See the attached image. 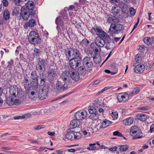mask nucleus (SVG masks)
<instances>
[{"label":"nucleus","instance_id":"obj_54","mask_svg":"<svg viewBox=\"0 0 154 154\" xmlns=\"http://www.w3.org/2000/svg\"><path fill=\"white\" fill-rule=\"evenodd\" d=\"M113 135L115 136H117L120 137H122L123 136V135L122 134L119 132L118 131H116L113 132Z\"/></svg>","mask_w":154,"mask_h":154},{"label":"nucleus","instance_id":"obj_45","mask_svg":"<svg viewBox=\"0 0 154 154\" xmlns=\"http://www.w3.org/2000/svg\"><path fill=\"white\" fill-rule=\"evenodd\" d=\"M88 111L90 114L96 112L98 113L97 109H96L95 108V107H94L93 106H91L89 107Z\"/></svg>","mask_w":154,"mask_h":154},{"label":"nucleus","instance_id":"obj_40","mask_svg":"<svg viewBox=\"0 0 154 154\" xmlns=\"http://www.w3.org/2000/svg\"><path fill=\"white\" fill-rule=\"evenodd\" d=\"M10 17V15L9 11L7 9H5L4 11L3 14L4 19L5 20H9Z\"/></svg>","mask_w":154,"mask_h":154},{"label":"nucleus","instance_id":"obj_44","mask_svg":"<svg viewBox=\"0 0 154 154\" xmlns=\"http://www.w3.org/2000/svg\"><path fill=\"white\" fill-rule=\"evenodd\" d=\"M94 62L95 63L97 64H99L100 62L101 58L100 56L97 57L96 56L93 57Z\"/></svg>","mask_w":154,"mask_h":154},{"label":"nucleus","instance_id":"obj_36","mask_svg":"<svg viewBox=\"0 0 154 154\" xmlns=\"http://www.w3.org/2000/svg\"><path fill=\"white\" fill-rule=\"evenodd\" d=\"M89 43V41L87 38H84L80 42L79 46L85 48L87 46Z\"/></svg>","mask_w":154,"mask_h":154},{"label":"nucleus","instance_id":"obj_21","mask_svg":"<svg viewBox=\"0 0 154 154\" xmlns=\"http://www.w3.org/2000/svg\"><path fill=\"white\" fill-rule=\"evenodd\" d=\"M64 84L61 82L57 81L55 84V89L58 92L63 91L65 90L66 88L64 87Z\"/></svg>","mask_w":154,"mask_h":154},{"label":"nucleus","instance_id":"obj_43","mask_svg":"<svg viewBox=\"0 0 154 154\" xmlns=\"http://www.w3.org/2000/svg\"><path fill=\"white\" fill-rule=\"evenodd\" d=\"M73 134V140L79 139L81 137V134L80 133L74 131Z\"/></svg>","mask_w":154,"mask_h":154},{"label":"nucleus","instance_id":"obj_53","mask_svg":"<svg viewBox=\"0 0 154 154\" xmlns=\"http://www.w3.org/2000/svg\"><path fill=\"white\" fill-rule=\"evenodd\" d=\"M84 51L88 54V56H89V54H91L93 52L92 50H91L90 48H86L85 49Z\"/></svg>","mask_w":154,"mask_h":154},{"label":"nucleus","instance_id":"obj_50","mask_svg":"<svg viewBox=\"0 0 154 154\" xmlns=\"http://www.w3.org/2000/svg\"><path fill=\"white\" fill-rule=\"evenodd\" d=\"M140 88L138 87H136L134 88L133 91L131 93V95L137 94L140 91Z\"/></svg>","mask_w":154,"mask_h":154},{"label":"nucleus","instance_id":"obj_35","mask_svg":"<svg viewBox=\"0 0 154 154\" xmlns=\"http://www.w3.org/2000/svg\"><path fill=\"white\" fill-rule=\"evenodd\" d=\"M136 118L138 120L144 121L146 120L148 117L146 115L140 113L137 115Z\"/></svg>","mask_w":154,"mask_h":154},{"label":"nucleus","instance_id":"obj_5","mask_svg":"<svg viewBox=\"0 0 154 154\" xmlns=\"http://www.w3.org/2000/svg\"><path fill=\"white\" fill-rule=\"evenodd\" d=\"M18 89L17 88H13L10 89L9 91L10 96L7 98L6 100V103L8 105L11 106L14 104V98L16 97V95L18 94Z\"/></svg>","mask_w":154,"mask_h":154},{"label":"nucleus","instance_id":"obj_39","mask_svg":"<svg viewBox=\"0 0 154 154\" xmlns=\"http://www.w3.org/2000/svg\"><path fill=\"white\" fill-rule=\"evenodd\" d=\"M41 51L40 49L35 48L33 53L34 57H39L41 55Z\"/></svg>","mask_w":154,"mask_h":154},{"label":"nucleus","instance_id":"obj_26","mask_svg":"<svg viewBox=\"0 0 154 154\" xmlns=\"http://www.w3.org/2000/svg\"><path fill=\"white\" fill-rule=\"evenodd\" d=\"M135 66L134 69V71L137 73L142 72L145 68V66L143 64H139Z\"/></svg>","mask_w":154,"mask_h":154},{"label":"nucleus","instance_id":"obj_9","mask_svg":"<svg viewBox=\"0 0 154 154\" xmlns=\"http://www.w3.org/2000/svg\"><path fill=\"white\" fill-rule=\"evenodd\" d=\"M87 116V112L84 110H80L75 112L74 114L75 118L78 120L84 119Z\"/></svg>","mask_w":154,"mask_h":154},{"label":"nucleus","instance_id":"obj_23","mask_svg":"<svg viewBox=\"0 0 154 154\" xmlns=\"http://www.w3.org/2000/svg\"><path fill=\"white\" fill-rule=\"evenodd\" d=\"M107 15V17H106L107 18L106 20V22L108 23H112L114 22V23H118L119 21V19L114 16H110L109 15Z\"/></svg>","mask_w":154,"mask_h":154},{"label":"nucleus","instance_id":"obj_8","mask_svg":"<svg viewBox=\"0 0 154 154\" xmlns=\"http://www.w3.org/2000/svg\"><path fill=\"white\" fill-rule=\"evenodd\" d=\"M47 73L48 79L51 81L55 80L58 74L57 69L55 68L50 69Z\"/></svg>","mask_w":154,"mask_h":154},{"label":"nucleus","instance_id":"obj_48","mask_svg":"<svg viewBox=\"0 0 154 154\" xmlns=\"http://www.w3.org/2000/svg\"><path fill=\"white\" fill-rule=\"evenodd\" d=\"M128 146L126 145L121 146L119 148V151L120 152H124L128 149Z\"/></svg>","mask_w":154,"mask_h":154},{"label":"nucleus","instance_id":"obj_61","mask_svg":"<svg viewBox=\"0 0 154 154\" xmlns=\"http://www.w3.org/2000/svg\"><path fill=\"white\" fill-rule=\"evenodd\" d=\"M109 1L112 4H117V5H119V2L121 1L120 0H109Z\"/></svg>","mask_w":154,"mask_h":154},{"label":"nucleus","instance_id":"obj_24","mask_svg":"<svg viewBox=\"0 0 154 154\" xmlns=\"http://www.w3.org/2000/svg\"><path fill=\"white\" fill-rule=\"evenodd\" d=\"M32 88L33 91L31 92L30 94L32 97L30 95V97L32 98L38 96V92L40 89V87L38 85L34 86V85H32Z\"/></svg>","mask_w":154,"mask_h":154},{"label":"nucleus","instance_id":"obj_32","mask_svg":"<svg viewBox=\"0 0 154 154\" xmlns=\"http://www.w3.org/2000/svg\"><path fill=\"white\" fill-rule=\"evenodd\" d=\"M144 42L148 45H150L154 42V37H145L143 39Z\"/></svg>","mask_w":154,"mask_h":154},{"label":"nucleus","instance_id":"obj_34","mask_svg":"<svg viewBox=\"0 0 154 154\" xmlns=\"http://www.w3.org/2000/svg\"><path fill=\"white\" fill-rule=\"evenodd\" d=\"M110 41L111 40L109 41H106L105 48L107 50L109 49L113 50L115 48V46L113 45H114L113 43L112 42H111Z\"/></svg>","mask_w":154,"mask_h":154},{"label":"nucleus","instance_id":"obj_31","mask_svg":"<svg viewBox=\"0 0 154 154\" xmlns=\"http://www.w3.org/2000/svg\"><path fill=\"white\" fill-rule=\"evenodd\" d=\"M72 56L73 58L79 59V57L80 53L79 51L76 48H72Z\"/></svg>","mask_w":154,"mask_h":154},{"label":"nucleus","instance_id":"obj_59","mask_svg":"<svg viewBox=\"0 0 154 154\" xmlns=\"http://www.w3.org/2000/svg\"><path fill=\"white\" fill-rule=\"evenodd\" d=\"M31 116V114L29 113H26L21 116L22 119H27Z\"/></svg>","mask_w":154,"mask_h":154},{"label":"nucleus","instance_id":"obj_56","mask_svg":"<svg viewBox=\"0 0 154 154\" xmlns=\"http://www.w3.org/2000/svg\"><path fill=\"white\" fill-rule=\"evenodd\" d=\"M94 105L95 106V107H97V109H98V108H100V107L101 106L100 104V101H96L94 102Z\"/></svg>","mask_w":154,"mask_h":154},{"label":"nucleus","instance_id":"obj_38","mask_svg":"<svg viewBox=\"0 0 154 154\" xmlns=\"http://www.w3.org/2000/svg\"><path fill=\"white\" fill-rule=\"evenodd\" d=\"M39 75H40V77L41 79V80L39 84L38 85V86H39L40 88H41L40 87L41 86H43L45 85V81L46 80V79L45 78L44 75L42 76V75L41 74V73H40Z\"/></svg>","mask_w":154,"mask_h":154},{"label":"nucleus","instance_id":"obj_17","mask_svg":"<svg viewBox=\"0 0 154 154\" xmlns=\"http://www.w3.org/2000/svg\"><path fill=\"white\" fill-rule=\"evenodd\" d=\"M100 123H99L96 126L97 128L99 129L105 128L111 124L110 121L106 120L104 121L100 120Z\"/></svg>","mask_w":154,"mask_h":154},{"label":"nucleus","instance_id":"obj_62","mask_svg":"<svg viewBox=\"0 0 154 154\" xmlns=\"http://www.w3.org/2000/svg\"><path fill=\"white\" fill-rule=\"evenodd\" d=\"M130 12L131 15H134L136 13L135 10L133 8H130Z\"/></svg>","mask_w":154,"mask_h":154},{"label":"nucleus","instance_id":"obj_28","mask_svg":"<svg viewBox=\"0 0 154 154\" xmlns=\"http://www.w3.org/2000/svg\"><path fill=\"white\" fill-rule=\"evenodd\" d=\"M79 124V121L76 119H74L71 121L70 123V126L71 129H72L78 127Z\"/></svg>","mask_w":154,"mask_h":154},{"label":"nucleus","instance_id":"obj_60","mask_svg":"<svg viewBox=\"0 0 154 154\" xmlns=\"http://www.w3.org/2000/svg\"><path fill=\"white\" fill-rule=\"evenodd\" d=\"M2 2L4 6L6 7L8 6V2L7 0H2Z\"/></svg>","mask_w":154,"mask_h":154},{"label":"nucleus","instance_id":"obj_13","mask_svg":"<svg viewBox=\"0 0 154 154\" xmlns=\"http://www.w3.org/2000/svg\"><path fill=\"white\" fill-rule=\"evenodd\" d=\"M117 97L119 102H125L128 99L129 95L126 92L120 93L118 94Z\"/></svg>","mask_w":154,"mask_h":154},{"label":"nucleus","instance_id":"obj_57","mask_svg":"<svg viewBox=\"0 0 154 154\" xmlns=\"http://www.w3.org/2000/svg\"><path fill=\"white\" fill-rule=\"evenodd\" d=\"M14 2L15 4L17 6H21L22 3V1L21 0H15Z\"/></svg>","mask_w":154,"mask_h":154},{"label":"nucleus","instance_id":"obj_3","mask_svg":"<svg viewBox=\"0 0 154 154\" xmlns=\"http://www.w3.org/2000/svg\"><path fill=\"white\" fill-rule=\"evenodd\" d=\"M47 64L46 60H45L38 58L35 63L36 69L40 73H41L43 76L44 75V72L45 71V66Z\"/></svg>","mask_w":154,"mask_h":154},{"label":"nucleus","instance_id":"obj_55","mask_svg":"<svg viewBox=\"0 0 154 154\" xmlns=\"http://www.w3.org/2000/svg\"><path fill=\"white\" fill-rule=\"evenodd\" d=\"M45 126L44 125H40L34 128V129L37 130H39L41 129L44 128Z\"/></svg>","mask_w":154,"mask_h":154},{"label":"nucleus","instance_id":"obj_16","mask_svg":"<svg viewBox=\"0 0 154 154\" xmlns=\"http://www.w3.org/2000/svg\"><path fill=\"white\" fill-rule=\"evenodd\" d=\"M26 7L28 11H30V13L35 14V8L34 3L30 1H28L26 5Z\"/></svg>","mask_w":154,"mask_h":154},{"label":"nucleus","instance_id":"obj_7","mask_svg":"<svg viewBox=\"0 0 154 154\" xmlns=\"http://www.w3.org/2000/svg\"><path fill=\"white\" fill-rule=\"evenodd\" d=\"M83 64L85 69L90 70L93 67V63L91 59L88 57H85L83 60Z\"/></svg>","mask_w":154,"mask_h":154},{"label":"nucleus","instance_id":"obj_46","mask_svg":"<svg viewBox=\"0 0 154 154\" xmlns=\"http://www.w3.org/2000/svg\"><path fill=\"white\" fill-rule=\"evenodd\" d=\"M111 116H112L113 119H116L118 117V113H117V112L116 111L113 110L112 112Z\"/></svg>","mask_w":154,"mask_h":154},{"label":"nucleus","instance_id":"obj_11","mask_svg":"<svg viewBox=\"0 0 154 154\" xmlns=\"http://www.w3.org/2000/svg\"><path fill=\"white\" fill-rule=\"evenodd\" d=\"M29 77L27 75H26L24 76L23 80L24 86L27 93L29 92L31 86V85L29 80Z\"/></svg>","mask_w":154,"mask_h":154},{"label":"nucleus","instance_id":"obj_14","mask_svg":"<svg viewBox=\"0 0 154 154\" xmlns=\"http://www.w3.org/2000/svg\"><path fill=\"white\" fill-rule=\"evenodd\" d=\"M120 9H121L122 12L127 14L128 12L129 7L127 4L123 1H119L118 5Z\"/></svg>","mask_w":154,"mask_h":154},{"label":"nucleus","instance_id":"obj_33","mask_svg":"<svg viewBox=\"0 0 154 154\" xmlns=\"http://www.w3.org/2000/svg\"><path fill=\"white\" fill-rule=\"evenodd\" d=\"M133 118L129 117L126 118L122 121L123 124L125 125H131L133 122Z\"/></svg>","mask_w":154,"mask_h":154},{"label":"nucleus","instance_id":"obj_20","mask_svg":"<svg viewBox=\"0 0 154 154\" xmlns=\"http://www.w3.org/2000/svg\"><path fill=\"white\" fill-rule=\"evenodd\" d=\"M70 72L65 71L62 73L61 78L65 82L69 81L70 79Z\"/></svg>","mask_w":154,"mask_h":154},{"label":"nucleus","instance_id":"obj_64","mask_svg":"<svg viewBox=\"0 0 154 154\" xmlns=\"http://www.w3.org/2000/svg\"><path fill=\"white\" fill-rule=\"evenodd\" d=\"M154 131V124H152L150 127V131L152 132Z\"/></svg>","mask_w":154,"mask_h":154},{"label":"nucleus","instance_id":"obj_12","mask_svg":"<svg viewBox=\"0 0 154 154\" xmlns=\"http://www.w3.org/2000/svg\"><path fill=\"white\" fill-rule=\"evenodd\" d=\"M38 77L37 74L35 70L32 71L31 73L30 78L32 80L31 83L32 85H34V86L38 85Z\"/></svg>","mask_w":154,"mask_h":154},{"label":"nucleus","instance_id":"obj_47","mask_svg":"<svg viewBox=\"0 0 154 154\" xmlns=\"http://www.w3.org/2000/svg\"><path fill=\"white\" fill-rule=\"evenodd\" d=\"M28 23L30 27H33L36 25V21L35 20L31 19L29 21Z\"/></svg>","mask_w":154,"mask_h":154},{"label":"nucleus","instance_id":"obj_25","mask_svg":"<svg viewBox=\"0 0 154 154\" xmlns=\"http://www.w3.org/2000/svg\"><path fill=\"white\" fill-rule=\"evenodd\" d=\"M47 93L46 91H44L43 90L40 88L38 92V96L41 100L46 99L47 97Z\"/></svg>","mask_w":154,"mask_h":154},{"label":"nucleus","instance_id":"obj_6","mask_svg":"<svg viewBox=\"0 0 154 154\" xmlns=\"http://www.w3.org/2000/svg\"><path fill=\"white\" fill-rule=\"evenodd\" d=\"M141 132L139 128L136 126L132 127L130 130V134L134 137L133 139H139L142 137V136H140Z\"/></svg>","mask_w":154,"mask_h":154},{"label":"nucleus","instance_id":"obj_22","mask_svg":"<svg viewBox=\"0 0 154 154\" xmlns=\"http://www.w3.org/2000/svg\"><path fill=\"white\" fill-rule=\"evenodd\" d=\"M95 43L98 47H103L106 43V41L102 39L100 37H97L95 40Z\"/></svg>","mask_w":154,"mask_h":154},{"label":"nucleus","instance_id":"obj_18","mask_svg":"<svg viewBox=\"0 0 154 154\" xmlns=\"http://www.w3.org/2000/svg\"><path fill=\"white\" fill-rule=\"evenodd\" d=\"M103 31L100 26H95L92 27L91 29V33L93 35L96 34L98 36Z\"/></svg>","mask_w":154,"mask_h":154},{"label":"nucleus","instance_id":"obj_42","mask_svg":"<svg viewBox=\"0 0 154 154\" xmlns=\"http://www.w3.org/2000/svg\"><path fill=\"white\" fill-rule=\"evenodd\" d=\"M96 144H97L98 146L100 145L98 142L93 143H90L89 144V146L88 147L87 149L88 150H95L97 148V147L94 146Z\"/></svg>","mask_w":154,"mask_h":154},{"label":"nucleus","instance_id":"obj_10","mask_svg":"<svg viewBox=\"0 0 154 154\" xmlns=\"http://www.w3.org/2000/svg\"><path fill=\"white\" fill-rule=\"evenodd\" d=\"M35 14L32 13H30V11L25 8L21 9L20 15L22 18L24 20H27L28 19L29 16L32 17Z\"/></svg>","mask_w":154,"mask_h":154},{"label":"nucleus","instance_id":"obj_51","mask_svg":"<svg viewBox=\"0 0 154 154\" xmlns=\"http://www.w3.org/2000/svg\"><path fill=\"white\" fill-rule=\"evenodd\" d=\"M22 48L20 46H17L15 51V56H18L19 53L20 52L22 51Z\"/></svg>","mask_w":154,"mask_h":154},{"label":"nucleus","instance_id":"obj_27","mask_svg":"<svg viewBox=\"0 0 154 154\" xmlns=\"http://www.w3.org/2000/svg\"><path fill=\"white\" fill-rule=\"evenodd\" d=\"M74 131H71V130H68L67 131V133L65 137H63V140H66V139H67L73 140V133Z\"/></svg>","mask_w":154,"mask_h":154},{"label":"nucleus","instance_id":"obj_4","mask_svg":"<svg viewBox=\"0 0 154 154\" xmlns=\"http://www.w3.org/2000/svg\"><path fill=\"white\" fill-rule=\"evenodd\" d=\"M28 40L29 42L34 45L38 44L41 40L38 33L36 32L32 31L30 32L28 35Z\"/></svg>","mask_w":154,"mask_h":154},{"label":"nucleus","instance_id":"obj_15","mask_svg":"<svg viewBox=\"0 0 154 154\" xmlns=\"http://www.w3.org/2000/svg\"><path fill=\"white\" fill-rule=\"evenodd\" d=\"M77 59L72 58L69 60V65L71 68L73 70L77 68L79 64V61Z\"/></svg>","mask_w":154,"mask_h":154},{"label":"nucleus","instance_id":"obj_63","mask_svg":"<svg viewBox=\"0 0 154 154\" xmlns=\"http://www.w3.org/2000/svg\"><path fill=\"white\" fill-rule=\"evenodd\" d=\"M139 20H140L139 19V18H138L137 19V22L135 23V24L134 25V27L132 30V31H131V33L133 31H134V30L137 27V26L138 25L139 23Z\"/></svg>","mask_w":154,"mask_h":154},{"label":"nucleus","instance_id":"obj_30","mask_svg":"<svg viewBox=\"0 0 154 154\" xmlns=\"http://www.w3.org/2000/svg\"><path fill=\"white\" fill-rule=\"evenodd\" d=\"M99 37H100L104 41H109L110 40L109 36L103 31L99 35Z\"/></svg>","mask_w":154,"mask_h":154},{"label":"nucleus","instance_id":"obj_52","mask_svg":"<svg viewBox=\"0 0 154 154\" xmlns=\"http://www.w3.org/2000/svg\"><path fill=\"white\" fill-rule=\"evenodd\" d=\"M8 65L7 68L9 69H11L12 68V66L14 65L13 60L12 59H11L10 61L8 62Z\"/></svg>","mask_w":154,"mask_h":154},{"label":"nucleus","instance_id":"obj_41","mask_svg":"<svg viewBox=\"0 0 154 154\" xmlns=\"http://www.w3.org/2000/svg\"><path fill=\"white\" fill-rule=\"evenodd\" d=\"M90 114L91 115L89 116V117L92 120H95L99 118V115L98 113L96 112L94 113H91Z\"/></svg>","mask_w":154,"mask_h":154},{"label":"nucleus","instance_id":"obj_49","mask_svg":"<svg viewBox=\"0 0 154 154\" xmlns=\"http://www.w3.org/2000/svg\"><path fill=\"white\" fill-rule=\"evenodd\" d=\"M78 73L79 74L84 75L85 73V70L82 66H81L78 68Z\"/></svg>","mask_w":154,"mask_h":154},{"label":"nucleus","instance_id":"obj_58","mask_svg":"<svg viewBox=\"0 0 154 154\" xmlns=\"http://www.w3.org/2000/svg\"><path fill=\"white\" fill-rule=\"evenodd\" d=\"M138 109L139 110L143 111H146L149 109V107L147 106L140 107Z\"/></svg>","mask_w":154,"mask_h":154},{"label":"nucleus","instance_id":"obj_2","mask_svg":"<svg viewBox=\"0 0 154 154\" xmlns=\"http://www.w3.org/2000/svg\"><path fill=\"white\" fill-rule=\"evenodd\" d=\"M67 20L68 18L67 15H65L64 17L63 18L60 17H57L55 23L57 25V29L59 32H60L61 30L63 31L65 29L66 26L64 23H66Z\"/></svg>","mask_w":154,"mask_h":154},{"label":"nucleus","instance_id":"obj_37","mask_svg":"<svg viewBox=\"0 0 154 154\" xmlns=\"http://www.w3.org/2000/svg\"><path fill=\"white\" fill-rule=\"evenodd\" d=\"M141 60L140 55V54H137L135 56L134 60L133 62V65L135 66L136 65L137 63H139L140 62Z\"/></svg>","mask_w":154,"mask_h":154},{"label":"nucleus","instance_id":"obj_29","mask_svg":"<svg viewBox=\"0 0 154 154\" xmlns=\"http://www.w3.org/2000/svg\"><path fill=\"white\" fill-rule=\"evenodd\" d=\"M71 73H70V79L72 78L75 81H78L79 79V73L76 72H74V71H72Z\"/></svg>","mask_w":154,"mask_h":154},{"label":"nucleus","instance_id":"obj_19","mask_svg":"<svg viewBox=\"0 0 154 154\" xmlns=\"http://www.w3.org/2000/svg\"><path fill=\"white\" fill-rule=\"evenodd\" d=\"M121 10L119 8L117 4L115 5L112 7L111 10V13L114 16L116 17H119L121 15L120 14Z\"/></svg>","mask_w":154,"mask_h":154},{"label":"nucleus","instance_id":"obj_1","mask_svg":"<svg viewBox=\"0 0 154 154\" xmlns=\"http://www.w3.org/2000/svg\"><path fill=\"white\" fill-rule=\"evenodd\" d=\"M124 27L121 24L117 23H111L108 32L112 36H115L116 34L122 33L124 31Z\"/></svg>","mask_w":154,"mask_h":154}]
</instances>
